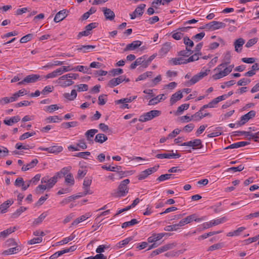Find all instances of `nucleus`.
I'll list each match as a JSON object with an SVG mask.
<instances>
[{
    "mask_svg": "<svg viewBox=\"0 0 259 259\" xmlns=\"http://www.w3.org/2000/svg\"><path fill=\"white\" fill-rule=\"evenodd\" d=\"M205 219V217L198 218L197 214L193 213L182 219L178 223V225H179L180 227H182L186 224L191 223L193 221L196 222H199L204 220Z\"/></svg>",
    "mask_w": 259,
    "mask_h": 259,
    "instance_id": "f257e3e1",
    "label": "nucleus"
},
{
    "mask_svg": "<svg viewBox=\"0 0 259 259\" xmlns=\"http://www.w3.org/2000/svg\"><path fill=\"white\" fill-rule=\"evenodd\" d=\"M161 114V111L157 110H151L144 114L141 115L139 118L140 122H146L154 118L159 116Z\"/></svg>",
    "mask_w": 259,
    "mask_h": 259,
    "instance_id": "f03ea898",
    "label": "nucleus"
},
{
    "mask_svg": "<svg viewBox=\"0 0 259 259\" xmlns=\"http://www.w3.org/2000/svg\"><path fill=\"white\" fill-rule=\"evenodd\" d=\"M129 183L130 180L128 179H125L120 183L117 188L116 196H124L128 193V188L127 185Z\"/></svg>",
    "mask_w": 259,
    "mask_h": 259,
    "instance_id": "7ed1b4c3",
    "label": "nucleus"
},
{
    "mask_svg": "<svg viewBox=\"0 0 259 259\" xmlns=\"http://www.w3.org/2000/svg\"><path fill=\"white\" fill-rule=\"evenodd\" d=\"M209 70H205V71L202 72L201 71L198 74L193 76L192 78L187 82V85L190 86L196 83L199 80L201 79L203 77L206 76L207 75L208 72H209Z\"/></svg>",
    "mask_w": 259,
    "mask_h": 259,
    "instance_id": "20e7f679",
    "label": "nucleus"
},
{
    "mask_svg": "<svg viewBox=\"0 0 259 259\" xmlns=\"http://www.w3.org/2000/svg\"><path fill=\"white\" fill-rule=\"evenodd\" d=\"M159 165H157L152 167L149 168L144 171H141L138 176V180H142L145 179L150 175L156 171Z\"/></svg>",
    "mask_w": 259,
    "mask_h": 259,
    "instance_id": "39448f33",
    "label": "nucleus"
},
{
    "mask_svg": "<svg viewBox=\"0 0 259 259\" xmlns=\"http://www.w3.org/2000/svg\"><path fill=\"white\" fill-rule=\"evenodd\" d=\"M174 244L173 243H170V244H167L166 245H164L158 249H156L155 250H153L150 256L151 257L154 256L156 255H158L162 252H163L164 251H166L169 249H170L173 248L174 246Z\"/></svg>",
    "mask_w": 259,
    "mask_h": 259,
    "instance_id": "423d86ee",
    "label": "nucleus"
},
{
    "mask_svg": "<svg viewBox=\"0 0 259 259\" xmlns=\"http://www.w3.org/2000/svg\"><path fill=\"white\" fill-rule=\"evenodd\" d=\"M255 111L254 110H251L246 114L242 116L240 118V120L238 122V124L241 126L244 125L246 123L249 119L253 118L255 115Z\"/></svg>",
    "mask_w": 259,
    "mask_h": 259,
    "instance_id": "0eeeda50",
    "label": "nucleus"
},
{
    "mask_svg": "<svg viewBox=\"0 0 259 259\" xmlns=\"http://www.w3.org/2000/svg\"><path fill=\"white\" fill-rule=\"evenodd\" d=\"M183 146H189L193 149L201 148L202 147V142L200 139H195L193 141H190L187 142H184L181 144Z\"/></svg>",
    "mask_w": 259,
    "mask_h": 259,
    "instance_id": "6e6552de",
    "label": "nucleus"
},
{
    "mask_svg": "<svg viewBox=\"0 0 259 259\" xmlns=\"http://www.w3.org/2000/svg\"><path fill=\"white\" fill-rule=\"evenodd\" d=\"M125 80V76H120L116 78H114L109 80L107 84V86L110 88H113L120 83L122 82Z\"/></svg>",
    "mask_w": 259,
    "mask_h": 259,
    "instance_id": "1a4fd4ad",
    "label": "nucleus"
},
{
    "mask_svg": "<svg viewBox=\"0 0 259 259\" xmlns=\"http://www.w3.org/2000/svg\"><path fill=\"white\" fill-rule=\"evenodd\" d=\"M231 72V68L226 67L224 70L220 71L219 73L214 74L212 76V78L215 79H218L222 78L223 77L226 76L228 75Z\"/></svg>",
    "mask_w": 259,
    "mask_h": 259,
    "instance_id": "9d476101",
    "label": "nucleus"
},
{
    "mask_svg": "<svg viewBox=\"0 0 259 259\" xmlns=\"http://www.w3.org/2000/svg\"><path fill=\"white\" fill-rule=\"evenodd\" d=\"M231 56L230 52H227L224 56L223 58V62L219 65L217 68H215L214 70H220V66L225 67L226 65H228L230 63Z\"/></svg>",
    "mask_w": 259,
    "mask_h": 259,
    "instance_id": "9b49d317",
    "label": "nucleus"
},
{
    "mask_svg": "<svg viewBox=\"0 0 259 259\" xmlns=\"http://www.w3.org/2000/svg\"><path fill=\"white\" fill-rule=\"evenodd\" d=\"M181 155L179 153H161L158 154L156 157L159 159L162 158H178L180 157Z\"/></svg>",
    "mask_w": 259,
    "mask_h": 259,
    "instance_id": "f8f14e48",
    "label": "nucleus"
},
{
    "mask_svg": "<svg viewBox=\"0 0 259 259\" xmlns=\"http://www.w3.org/2000/svg\"><path fill=\"white\" fill-rule=\"evenodd\" d=\"M171 48V43L166 42L164 44L161 48L159 51V54L161 56L165 55L170 50Z\"/></svg>",
    "mask_w": 259,
    "mask_h": 259,
    "instance_id": "ddd939ff",
    "label": "nucleus"
},
{
    "mask_svg": "<svg viewBox=\"0 0 259 259\" xmlns=\"http://www.w3.org/2000/svg\"><path fill=\"white\" fill-rule=\"evenodd\" d=\"M67 16V11L66 10H63L58 12L54 19V21L55 22H59L63 20Z\"/></svg>",
    "mask_w": 259,
    "mask_h": 259,
    "instance_id": "4468645a",
    "label": "nucleus"
},
{
    "mask_svg": "<svg viewBox=\"0 0 259 259\" xmlns=\"http://www.w3.org/2000/svg\"><path fill=\"white\" fill-rule=\"evenodd\" d=\"M141 44L142 42L140 40L134 41L132 43L126 45V47L124 49V51L134 50L139 47Z\"/></svg>",
    "mask_w": 259,
    "mask_h": 259,
    "instance_id": "2eb2a0df",
    "label": "nucleus"
},
{
    "mask_svg": "<svg viewBox=\"0 0 259 259\" xmlns=\"http://www.w3.org/2000/svg\"><path fill=\"white\" fill-rule=\"evenodd\" d=\"M166 233L153 234L151 236L148 238L147 240L149 243L156 242L163 237Z\"/></svg>",
    "mask_w": 259,
    "mask_h": 259,
    "instance_id": "dca6fc26",
    "label": "nucleus"
},
{
    "mask_svg": "<svg viewBox=\"0 0 259 259\" xmlns=\"http://www.w3.org/2000/svg\"><path fill=\"white\" fill-rule=\"evenodd\" d=\"M102 11L106 19L112 20L114 19V13L111 10L107 8H103Z\"/></svg>",
    "mask_w": 259,
    "mask_h": 259,
    "instance_id": "f3484780",
    "label": "nucleus"
},
{
    "mask_svg": "<svg viewBox=\"0 0 259 259\" xmlns=\"http://www.w3.org/2000/svg\"><path fill=\"white\" fill-rule=\"evenodd\" d=\"M183 94L181 91H179L174 94L170 99V104L173 105L176 102L180 100L183 98Z\"/></svg>",
    "mask_w": 259,
    "mask_h": 259,
    "instance_id": "a211bd4d",
    "label": "nucleus"
},
{
    "mask_svg": "<svg viewBox=\"0 0 259 259\" xmlns=\"http://www.w3.org/2000/svg\"><path fill=\"white\" fill-rule=\"evenodd\" d=\"M245 43V40L242 38H239L236 39L234 42L235 51L238 53L241 52V48Z\"/></svg>",
    "mask_w": 259,
    "mask_h": 259,
    "instance_id": "6ab92c4d",
    "label": "nucleus"
},
{
    "mask_svg": "<svg viewBox=\"0 0 259 259\" xmlns=\"http://www.w3.org/2000/svg\"><path fill=\"white\" fill-rule=\"evenodd\" d=\"M40 76L38 74H31L27 75L24 78V81L26 83H33L37 81L39 78Z\"/></svg>",
    "mask_w": 259,
    "mask_h": 259,
    "instance_id": "aec40b11",
    "label": "nucleus"
},
{
    "mask_svg": "<svg viewBox=\"0 0 259 259\" xmlns=\"http://www.w3.org/2000/svg\"><path fill=\"white\" fill-rule=\"evenodd\" d=\"M249 144V142L246 141H241L235 143H233L227 147L226 149H233V148H238L239 147H243Z\"/></svg>",
    "mask_w": 259,
    "mask_h": 259,
    "instance_id": "412c9836",
    "label": "nucleus"
},
{
    "mask_svg": "<svg viewBox=\"0 0 259 259\" xmlns=\"http://www.w3.org/2000/svg\"><path fill=\"white\" fill-rule=\"evenodd\" d=\"M145 56H143L141 57H139L136 60V61L132 63L130 65V69H134L136 67L139 65L142 64L144 63V60L145 59Z\"/></svg>",
    "mask_w": 259,
    "mask_h": 259,
    "instance_id": "4be33fe9",
    "label": "nucleus"
},
{
    "mask_svg": "<svg viewBox=\"0 0 259 259\" xmlns=\"http://www.w3.org/2000/svg\"><path fill=\"white\" fill-rule=\"evenodd\" d=\"M98 130L96 129H91L88 130L85 134V136L87 138V139L89 141L92 142L93 143V139H92V138H93L95 134H96Z\"/></svg>",
    "mask_w": 259,
    "mask_h": 259,
    "instance_id": "5701e85b",
    "label": "nucleus"
},
{
    "mask_svg": "<svg viewBox=\"0 0 259 259\" xmlns=\"http://www.w3.org/2000/svg\"><path fill=\"white\" fill-rule=\"evenodd\" d=\"M20 120L18 116H13L9 119H5L4 123L8 125H12L13 123L18 122Z\"/></svg>",
    "mask_w": 259,
    "mask_h": 259,
    "instance_id": "b1692460",
    "label": "nucleus"
},
{
    "mask_svg": "<svg viewBox=\"0 0 259 259\" xmlns=\"http://www.w3.org/2000/svg\"><path fill=\"white\" fill-rule=\"evenodd\" d=\"M13 201L12 200H8L0 205V209H1V213H4L6 212V210L13 204Z\"/></svg>",
    "mask_w": 259,
    "mask_h": 259,
    "instance_id": "393cba45",
    "label": "nucleus"
},
{
    "mask_svg": "<svg viewBox=\"0 0 259 259\" xmlns=\"http://www.w3.org/2000/svg\"><path fill=\"white\" fill-rule=\"evenodd\" d=\"M46 150L50 153H58L62 151L63 148L62 146H53L48 147V149Z\"/></svg>",
    "mask_w": 259,
    "mask_h": 259,
    "instance_id": "a878e982",
    "label": "nucleus"
},
{
    "mask_svg": "<svg viewBox=\"0 0 259 259\" xmlns=\"http://www.w3.org/2000/svg\"><path fill=\"white\" fill-rule=\"evenodd\" d=\"M91 216V215L89 214V213H87L84 215H82L81 216H80V217L76 219L72 223V226H74V225H77V224H78L79 223H80V222L85 220L86 219H87L88 218H89Z\"/></svg>",
    "mask_w": 259,
    "mask_h": 259,
    "instance_id": "bb28decb",
    "label": "nucleus"
},
{
    "mask_svg": "<svg viewBox=\"0 0 259 259\" xmlns=\"http://www.w3.org/2000/svg\"><path fill=\"white\" fill-rule=\"evenodd\" d=\"M245 229V227H241L238 228L237 230L230 232L227 233V236L229 237L237 236H239L240 233Z\"/></svg>",
    "mask_w": 259,
    "mask_h": 259,
    "instance_id": "cd10ccee",
    "label": "nucleus"
},
{
    "mask_svg": "<svg viewBox=\"0 0 259 259\" xmlns=\"http://www.w3.org/2000/svg\"><path fill=\"white\" fill-rule=\"evenodd\" d=\"M200 56H201V53L195 52L194 54L190 56L189 58L185 59L184 61V63H187L190 62H193L194 61H197L199 59Z\"/></svg>",
    "mask_w": 259,
    "mask_h": 259,
    "instance_id": "c85d7f7f",
    "label": "nucleus"
},
{
    "mask_svg": "<svg viewBox=\"0 0 259 259\" xmlns=\"http://www.w3.org/2000/svg\"><path fill=\"white\" fill-rule=\"evenodd\" d=\"M61 69L60 68H58L56 70H54V71L48 73L47 75H46L45 78L46 79L51 78H54L58 75H61Z\"/></svg>",
    "mask_w": 259,
    "mask_h": 259,
    "instance_id": "c756f323",
    "label": "nucleus"
},
{
    "mask_svg": "<svg viewBox=\"0 0 259 259\" xmlns=\"http://www.w3.org/2000/svg\"><path fill=\"white\" fill-rule=\"evenodd\" d=\"M108 139L107 137L103 134H97L95 138V141L96 142L103 143Z\"/></svg>",
    "mask_w": 259,
    "mask_h": 259,
    "instance_id": "7c9ffc66",
    "label": "nucleus"
},
{
    "mask_svg": "<svg viewBox=\"0 0 259 259\" xmlns=\"http://www.w3.org/2000/svg\"><path fill=\"white\" fill-rule=\"evenodd\" d=\"M47 216V212H44L42 213L37 219H35L33 222V225L36 226L40 224L45 218Z\"/></svg>",
    "mask_w": 259,
    "mask_h": 259,
    "instance_id": "2f4dec72",
    "label": "nucleus"
},
{
    "mask_svg": "<svg viewBox=\"0 0 259 259\" xmlns=\"http://www.w3.org/2000/svg\"><path fill=\"white\" fill-rule=\"evenodd\" d=\"M65 182L67 184H69L72 186L74 184V180L73 178V175L71 173H69L65 177Z\"/></svg>",
    "mask_w": 259,
    "mask_h": 259,
    "instance_id": "473e14b6",
    "label": "nucleus"
},
{
    "mask_svg": "<svg viewBox=\"0 0 259 259\" xmlns=\"http://www.w3.org/2000/svg\"><path fill=\"white\" fill-rule=\"evenodd\" d=\"M225 246V243L223 242H220L216 244H214L213 245L209 247L207 251H211L216 249L222 248Z\"/></svg>",
    "mask_w": 259,
    "mask_h": 259,
    "instance_id": "72a5a7b5",
    "label": "nucleus"
},
{
    "mask_svg": "<svg viewBox=\"0 0 259 259\" xmlns=\"http://www.w3.org/2000/svg\"><path fill=\"white\" fill-rule=\"evenodd\" d=\"M193 51L190 48H186L185 50L181 51L178 53V55L182 57H188L192 54Z\"/></svg>",
    "mask_w": 259,
    "mask_h": 259,
    "instance_id": "f704fd0d",
    "label": "nucleus"
},
{
    "mask_svg": "<svg viewBox=\"0 0 259 259\" xmlns=\"http://www.w3.org/2000/svg\"><path fill=\"white\" fill-rule=\"evenodd\" d=\"M64 97L66 99L72 101L77 96V93L75 90H72L71 91V94L69 93H65L64 94Z\"/></svg>",
    "mask_w": 259,
    "mask_h": 259,
    "instance_id": "c9c22d12",
    "label": "nucleus"
},
{
    "mask_svg": "<svg viewBox=\"0 0 259 259\" xmlns=\"http://www.w3.org/2000/svg\"><path fill=\"white\" fill-rule=\"evenodd\" d=\"M146 5L144 4H141L138 6L135 10L134 11L135 13L139 16H142L143 14V11L145 8Z\"/></svg>",
    "mask_w": 259,
    "mask_h": 259,
    "instance_id": "e433bc0d",
    "label": "nucleus"
},
{
    "mask_svg": "<svg viewBox=\"0 0 259 259\" xmlns=\"http://www.w3.org/2000/svg\"><path fill=\"white\" fill-rule=\"evenodd\" d=\"M152 74V72L151 71H147L145 72L138 76V77L136 79V81H138L140 80H145L148 77H151Z\"/></svg>",
    "mask_w": 259,
    "mask_h": 259,
    "instance_id": "4c0bfd02",
    "label": "nucleus"
},
{
    "mask_svg": "<svg viewBox=\"0 0 259 259\" xmlns=\"http://www.w3.org/2000/svg\"><path fill=\"white\" fill-rule=\"evenodd\" d=\"M20 250L19 247L18 246L9 248L8 250H5L3 254L5 255L12 254L17 253Z\"/></svg>",
    "mask_w": 259,
    "mask_h": 259,
    "instance_id": "58836bf2",
    "label": "nucleus"
},
{
    "mask_svg": "<svg viewBox=\"0 0 259 259\" xmlns=\"http://www.w3.org/2000/svg\"><path fill=\"white\" fill-rule=\"evenodd\" d=\"M72 70L73 71H78L84 73H89L88 72L89 69L87 67H85L82 65L77 66L74 68H72Z\"/></svg>",
    "mask_w": 259,
    "mask_h": 259,
    "instance_id": "ea45409f",
    "label": "nucleus"
},
{
    "mask_svg": "<svg viewBox=\"0 0 259 259\" xmlns=\"http://www.w3.org/2000/svg\"><path fill=\"white\" fill-rule=\"evenodd\" d=\"M27 208L23 206H21L19 208L17 209L15 212H14L12 215L13 218H17L23 212L27 210Z\"/></svg>",
    "mask_w": 259,
    "mask_h": 259,
    "instance_id": "a19ab883",
    "label": "nucleus"
},
{
    "mask_svg": "<svg viewBox=\"0 0 259 259\" xmlns=\"http://www.w3.org/2000/svg\"><path fill=\"white\" fill-rule=\"evenodd\" d=\"M213 26V30H216L222 28H224L226 24L224 23L213 21L211 22Z\"/></svg>",
    "mask_w": 259,
    "mask_h": 259,
    "instance_id": "79ce46f5",
    "label": "nucleus"
},
{
    "mask_svg": "<svg viewBox=\"0 0 259 259\" xmlns=\"http://www.w3.org/2000/svg\"><path fill=\"white\" fill-rule=\"evenodd\" d=\"M133 239L132 237H128L125 238V239L122 240L121 241L118 242L116 246L118 248H120L124 246L125 245L127 244L130 241H131Z\"/></svg>",
    "mask_w": 259,
    "mask_h": 259,
    "instance_id": "37998d69",
    "label": "nucleus"
},
{
    "mask_svg": "<svg viewBox=\"0 0 259 259\" xmlns=\"http://www.w3.org/2000/svg\"><path fill=\"white\" fill-rule=\"evenodd\" d=\"M139 222L136 219H133L130 221L126 222L122 224V228H124L128 226H131L137 224Z\"/></svg>",
    "mask_w": 259,
    "mask_h": 259,
    "instance_id": "c03bdc74",
    "label": "nucleus"
},
{
    "mask_svg": "<svg viewBox=\"0 0 259 259\" xmlns=\"http://www.w3.org/2000/svg\"><path fill=\"white\" fill-rule=\"evenodd\" d=\"M184 43L186 46V48H192L194 46L193 41L191 40L188 37L185 36L183 38Z\"/></svg>",
    "mask_w": 259,
    "mask_h": 259,
    "instance_id": "a18cd8bd",
    "label": "nucleus"
},
{
    "mask_svg": "<svg viewBox=\"0 0 259 259\" xmlns=\"http://www.w3.org/2000/svg\"><path fill=\"white\" fill-rule=\"evenodd\" d=\"M222 128L221 127H218L217 128H216L215 131L214 132L208 134L207 137L208 138H213L221 135L222 134Z\"/></svg>",
    "mask_w": 259,
    "mask_h": 259,
    "instance_id": "49530a36",
    "label": "nucleus"
},
{
    "mask_svg": "<svg viewBox=\"0 0 259 259\" xmlns=\"http://www.w3.org/2000/svg\"><path fill=\"white\" fill-rule=\"evenodd\" d=\"M48 189L47 185H39L35 189V192L36 194H42L43 192Z\"/></svg>",
    "mask_w": 259,
    "mask_h": 259,
    "instance_id": "de8ad7c7",
    "label": "nucleus"
},
{
    "mask_svg": "<svg viewBox=\"0 0 259 259\" xmlns=\"http://www.w3.org/2000/svg\"><path fill=\"white\" fill-rule=\"evenodd\" d=\"M227 221V218L225 217H222L220 219H218L215 220H213L211 221V225L212 226H215L218 225L221 223H223Z\"/></svg>",
    "mask_w": 259,
    "mask_h": 259,
    "instance_id": "09e8293b",
    "label": "nucleus"
},
{
    "mask_svg": "<svg viewBox=\"0 0 259 259\" xmlns=\"http://www.w3.org/2000/svg\"><path fill=\"white\" fill-rule=\"evenodd\" d=\"M102 168L104 169H106L107 170H108V171H116L117 170H120L121 169V167L120 166H107L106 165H103L102 166Z\"/></svg>",
    "mask_w": 259,
    "mask_h": 259,
    "instance_id": "8fccbe9b",
    "label": "nucleus"
},
{
    "mask_svg": "<svg viewBox=\"0 0 259 259\" xmlns=\"http://www.w3.org/2000/svg\"><path fill=\"white\" fill-rule=\"evenodd\" d=\"M16 227H14L13 228H10L7 229V230H4L3 232H1L0 233V235L3 236L4 237H7L9 234L14 232L15 230Z\"/></svg>",
    "mask_w": 259,
    "mask_h": 259,
    "instance_id": "3c124183",
    "label": "nucleus"
},
{
    "mask_svg": "<svg viewBox=\"0 0 259 259\" xmlns=\"http://www.w3.org/2000/svg\"><path fill=\"white\" fill-rule=\"evenodd\" d=\"M179 225H178V224L172 225H169L166 226L164 228V230L165 231H177L179 227Z\"/></svg>",
    "mask_w": 259,
    "mask_h": 259,
    "instance_id": "603ef678",
    "label": "nucleus"
},
{
    "mask_svg": "<svg viewBox=\"0 0 259 259\" xmlns=\"http://www.w3.org/2000/svg\"><path fill=\"white\" fill-rule=\"evenodd\" d=\"M189 107V104H184L181 105L177 108V114H181L184 110L188 109Z\"/></svg>",
    "mask_w": 259,
    "mask_h": 259,
    "instance_id": "864d4df0",
    "label": "nucleus"
},
{
    "mask_svg": "<svg viewBox=\"0 0 259 259\" xmlns=\"http://www.w3.org/2000/svg\"><path fill=\"white\" fill-rule=\"evenodd\" d=\"M33 37V34L29 33L23 36L20 40V42L22 44L27 42L31 40Z\"/></svg>",
    "mask_w": 259,
    "mask_h": 259,
    "instance_id": "5fc2aeb1",
    "label": "nucleus"
},
{
    "mask_svg": "<svg viewBox=\"0 0 259 259\" xmlns=\"http://www.w3.org/2000/svg\"><path fill=\"white\" fill-rule=\"evenodd\" d=\"M222 232V231H213V232H210L208 233H205L203 234L202 235L200 236L199 237V238L202 239H206L209 236H212L213 235H215L217 234H219Z\"/></svg>",
    "mask_w": 259,
    "mask_h": 259,
    "instance_id": "6e6d98bb",
    "label": "nucleus"
},
{
    "mask_svg": "<svg viewBox=\"0 0 259 259\" xmlns=\"http://www.w3.org/2000/svg\"><path fill=\"white\" fill-rule=\"evenodd\" d=\"M57 181L56 180V179H55L54 176H53L51 178H49L48 183V184H47V185L48 186V189H49L52 188L55 185V184L57 183Z\"/></svg>",
    "mask_w": 259,
    "mask_h": 259,
    "instance_id": "4d7b16f0",
    "label": "nucleus"
},
{
    "mask_svg": "<svg viewBox=\"0 0 259 259\" xmlns=\"http://www.w3.org/2000/svg\"><path fill=\"white\" fill-rule=\"evenodd\" d=\"M8 153L9 150L6 147L0 146V158L6 157Z\"/></svg>",
    "mask_w": 259,
    "mask_h": 259,
    "instance_id": "13d9d810",
    "label": "nucleus"
},
{
    "mask_svg": "<svg viewBox=\"0 0 259 259\" xmlns=\"http://www.w3.org/2000/svg\"><path fill=\"white\" fill-rule=\"evenodd\" d=\"M204 35L205 33L204 32H201L192 36V39L195 41H198L201 40L203 38Z\"/></svg>",
    "mask_w": 259,
    "mask_h": 259,
    "instance_id": "bf43d9fd",
    "label": "nucleus"
},
{
    "mask_svg": "<svg viewBox=\"0 0 259 259\" xmlns=\"http://www.w3.org/2000/svg\"><path fill=\"white\" fill-rule=\"evenodd\" d=\"M78 125L77 121H72L69 122H64L62 124V126H64L65 128H68L71 127H75Z\"/></svg>",
    "mask_w": 259,
    "mask_h": 259,
    "instance_id": "052dcab7",
    "label": "nucleus"
},
{
    "mask_svg": "<svg viewBox=\"0 0 259 259\" xmlns=\"http://www.w3.org/2000/svg\"><path fill=\"white\" fill-rule=\"evenodd\" d=\"M90 155L91 153L90 152L85 151L77 153L75 155H74V156L82 158L83 159H87L86 156H90Z\"/></svg>",
    "mask_w": 259,
    "mask_h": 259,
    "instance_id": "680f3d73",
    "label": "nucleus"
},
{
    "mask_svg": "<svg viewBox=\"0 0 259 259\" xmlns=\"http://www.w3.org/2000/svg\"><path fill=\"white\" fill-rule=\"evenodd\" d=\"M172 176V174H164L160 175L157 179V181L159 182L163 181L170 179Z\"/></svg>",
    "mask_w": 259,
    "mask_h": 259,
    "instance_id": "e2e57ef3",
    "label": "nucleus"
},
{
    "mask_svg": "<svg viewBox=\"0 0 259 259\" xmlns=\"http://www.w3.org/2000/svg\"><path fill=\"white\" fill-rule=\"evenodd\" d=\"M75 87L77 88L78 92L87 91L88 90V85L86 84H80L75 85Z\"/></svg>",
    "mask_w": 259,
    "mask_h": 259,
    "instance_id": "0e129e2a",
    "label": "nucleus"
},
{
    "mask_svg": "<svg viewBox=\"0 0 259 259\" xmlns=\"http://www.w3.org/2000/svg\"><path fill=\"white\" fill-rule=\"evenodd\" d=\"M123 73V70L121 68L113 69L110 71V73L113 76L121 74Z\"/></svg>",
    "mask_w": 259,
    "mask_h": 259,
    "instance_id": "69168bd1",
    "label": "nucleus"
},
{
    "mask_svg": "<svg viewBox=\"0 0 259 259\" xmlns=\"http://www.w3.org/2000/svg\"><path fill=\"white\" fill-rule=\"evenodd\" d=\"M250 81L251 80L250 79L242 78L237 82V85L239 86L245 85L249 84Z\"/></svg>",
    "mask_w": 259,
    "mask_h": 259,
    "instance_id": "338daca9",
    "label": "nucleus"
},
{
    "mask_svg": "<svg viewBox=\"0 0 259 259\" xmlns=\"http://www.w3.org/2000/svg\"><path fill=\"white\" fill-rule=\"evenodd\" d=\"M97 25L98 23L96 22L91 23L85 27V29L89 31V33H91V30L96 28L97 26Z\"/></svg>",
    "mask_w": 259,
    "mask_h": 259,
    "instance_id": "774afa93",
    "label": "nucleus"
}]
</instances>
